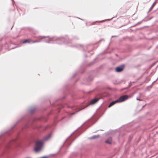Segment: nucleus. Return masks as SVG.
<instances>
[{
  "mask_svg": "<svg viewBox=\"0 0 158 158\" xmlns=\"http://www.w3.org/2000/svg\"><path fill=\"white\" fill-rule=\"evenodd\" d=\"M155 4H156L155 3V2H154V3L152 5V7H154V6H155Z\"/></svg>",
  "mask_w": 158,
  "mask_h": 158,
  "instance_id": "9",
  "label": "nucleus"
},
{
  "mask_svg": "<svg viewBox=\"0 0 158 158\" xmlns=\"http://www.w3.org/2000/svg\"><path fill=\"white\" fill-rule=\"evenodd\" d=\"M118 101H117V100H115V101H113L112 102H111L110 104V105H109V106H108V107H110L111 106H112L113 105H114V104H115L116 103H118Z\"/></svg>",
  "mask_w": 158,
  "mask_h": 158,
  "instance_id": "7",
  "label": "nucleus"
},
{
  "mask_svg": "<svg viewBox=\"0 0 158 158\" xmlns=\"http://www.w3.org/2000/svg\"><path fill=\"white\" fill-rule=\"evenodd\" d=\"M82 109H80L78 111H80L81 110H82Z\"/></svg>",
  "mask_w": 158,
  "mask_h": 158,
  "instance_id": "11",
  "label": "nucleus"
},
{
  "mask_svg": "<svg viewBox=\"0 0 158 158\" xmlns=\"http://www.w3.org/2000/svg\"><path fill=\"white\" fill-rule=\"evenodd\" d=\"M99 100L98 99L94 98L92 100L89 102L90 104H93L97 102Z\"/></svg>",
  "mask_w": 158,
  "mask_h": 158,
  "instance_id": "4",
  "label": "nucleus"
},
{
  "mask_svg": "<svg viewBox=\"0 0 158 158\" xmlns=\"http://www.w3.org/2000/svg\"><path fill=\"white\" fill-rule=\"evenodd\" d=\"M106 143L109 144H111L112 142V138L111 137L109 138L105 141Z\"/></svg>",
  "mask_w": 158,
  "mask_h": 158,
  "instance_id": "6",
  "label": "nucleus"
},
{
  "mask_svg": "<svg viewBox=\"0 0 158 158\" xmlns=\"http://www.w3.org/2000/svg\"><path fill=\"white\" fill-rule=\"evenodd\" d=\"M128 98V96L127 95H125L120 97L117 100L118 101V102H123L127 100Z\"/></svg>",
  "mask_w": 158,
  "mask_h": 158,
  "instance_id": "2",
  "label": "nucleus"
},
{
  "mask_svg": "<svg viewBox=\"0 0 158 158\" xmlns=\"http://www.w3.org/2000/svg\"><path fill=\"white\" fill-rule=\"evenodd\" d=\"M43 143L42 141H39L36 142L34 150L36 152H38L42 149Z\"/></svg>",
  "mask_w": 158,
  "mask_h": 158,
  "instance_id": "1",
  "label": "nucleus"
},
{
  "mask_svg": "<svg viewBox=\"0 0 158 158\" xmlns=\"http://www.w3.org/2000/svg\"><path fill=\"white\" fill-rule=\"evenodd\" d=\"M98 137H99L98 136H96V135L92 137L91 139H96V138Z\"/></svg>",
  "mask_w": 158,
  "mask_h": 158,
  "instance_id": "8",
  "label": "nucleus"
},
{
  "mask_svg": "<svg viewBox=\"0 0 158 158\" xmlns=\"http://www.w3.org/2000/svg\"><path fill=\"white\" fill-rule=\"evenodd\" d=\"M31 42H32L33 43H35V42L31 40V39H29L26 40H24L23 41V44H25V43H29Z\"/></svg>",
  "mask_w": 158,
  "mask_h": 158,
  "instance_id": "5",
  "label": "nucleus"
},
{
  "mask_svg": "<svg viewBox=\"0 0 158 158\" xmlns=\"http://www.w3.org/2000/svg\"><path fill=\"white\" fill-rule=\"evenodd\" d=\"M153 8V7H152V6L150 8V9L149 10V11H151Z\"/></svg>",
  "mask_w": 158,
  "mask_h": 158,
  "instance_id": "10",
  "label": "nucleus"
},
{
  "mask_svg": "<svg viewBox=\"0 0 158 158\" xmlns=\"http://www.w3.org/2000/svg\"><path fill=\"white\" fill-rule=\"evenodd\" d=\"M124 69V66H122L117 67L116 69V71L117 72H120L122 71Z\"/></svg>",
  "mask_w": 158,
  "mask_h": 158,
  "instance_id": "3",
  "label": "nucleus"
}]
</instances>
